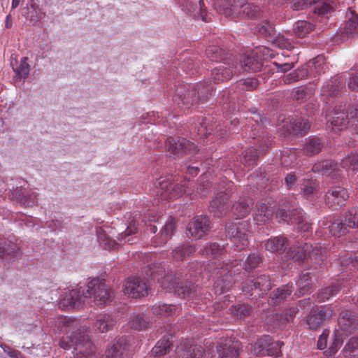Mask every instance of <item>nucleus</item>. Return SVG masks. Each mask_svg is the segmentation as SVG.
<instances>
[{
  "instance_id": "obj_1",
  "label": "nucleus",
  "mask_w": 358,
  "mask_h": 358,
  "mask_svg": "<svg viewBox=\"0 0 358 358\" xmlns=\"http://www.w3.org/2000/svg\"><path fill=\"white\" fill-rule=\"evenodd\" d=\"M57 325L59 331L64 333L58 343L61 348L70 350L76 357H88L94 352L88 327L71 317L59 318Z\"/></svg>"
},
{
  "instance_id": "obj_2",
  "label": "nucleus",
  "mask_w": 358,
  "mask_h": 358,
  "mask_svg": "<svg viewBox=\"0 0 358 358\" xmlns=\"http://www.w3.org/2000/svg\"><path fill=\"white\" fill-rule=\"evenodd\" d=\"M145 273L153 280H157L164 289L174 292L180 298L189 299L196 296V290L194 284L188 281L184 282L181 274H169L162 264L148 265Z\"/></svg>"
},
{
  "instance_id": "obj_3",
  "label": "nucleus",
  "mask_w": 358,
  "mask_h": 358,
  "mask_svg": "<svg viewBox=\"0 0 358 358\" xmlns=\"http://www.w3.org/2000/svg\"><path fill=\"white\" fill-rule=\"evenodd\" d=\"M206 55L210 60L220 62L223 64L215 68L212 71V78L215 82H223L231 78L234 75L240 73L238 64L231 57H226L227 54L222 49L215 45L208 46L206 50Z\"/></svg>"
},
{
  "instance_id": "obj_4",
  "label": "nucleus",
  "mask_w": 358,
  "mask_h": 358,
  "mask_svg": "<svg viewBox=\"0 0 358 358\" xmlns=\"http://www.w3.org/2000/svg\"><path fill=\"white\" fill-rule=\"evenodd\" d=\"M219 13L229 17H243L249 19L259 17L262 10L252 3H243L241 0H223Z\"/></svg>"
},
{
  "instance_id": "obj_5",
  "label": "nucleus",
  "mask_w": 358,
  "mask_h": 358,
  "mask_svg": "<svg viewBox=\"0 0 358 358\" xmlns=\"http://www.w3.org/2000/svg\"><path fill=\"white\" fill-rule=\"evenodd\" d=\"M85 297H93L94 302L97 306H103L110 303L114 297L111 288L106 282L99 278L90 281L83 289Z\"/></svg>"
},
{
  "instance_id": "obj_6",
  "label": "nucleus",
  "mask_w": 358,
  "mask_h": 358,
  "mask_svg": "<svg viewBox=\"0 0 358 358\" xmlns=\"http://www.w3.org/2000/svg\"><path fill=\"white\" fill-rule=\"evenodd\" d=\"M250 226L246 220L231 222L226 225V235L233 242L236 250H241L248 245Z\"/></svg>"
},
{
  "instance_id": "obj_7",
  "label": "nucleus",
  "mask_w": 358,
  "mask_h": 358,
  "mask_svg": "<svg viewBox=\"0 0 358 358\" xmlns=\"http://www.w3.org/2000/svg\"><path fill=\"white\" fill-rule=\"evenodd\" d=\"M268 57H273L270 49L266 47L256 48L241 60L238 68L240 71L241 70L246 72L259 71L264 65V60Z\"/></svg>"
},
{
  "instance_id": "obj_8",
  "label": "nucleus",
  "mask_w": 358,
  "mask_h": 358,
  "mask_svg": "<svg viewBox=\"0 0 358 358\" xmlns=\"http://www.w3.org/2000/svg\"><path fill=\"white\" fill-rule=\"evenodd\" d=\"M358 228V208H352L343 215L334 220L329 227L330 232L334 236L340 237Z\"/></svg>"
},
{
  "instance_id": "obj_9",
  "label": "nucleus",
  "mask_w": 358,
  "mask_h": 358,
  "mask_svg": "<svg viewBox=\"0 0 358 358\" xmlns=\"http://www.w3.org/2000/svg\"><path fill=\"white\" fill-rule=\"evenodd\" d=\"M328 121H330L335 131L345 129L349 125H355L358 129V108L349 106L347 111L344 112L340 106L334 110V115Z\"/></svg>"
},
{
  "instance_id": "obj_10",
  "label": "nucleus",
  "mask_w": 358,
  "mask_h": 358,
  "mask_svg": "<svg viewBox=\"0 0 358 358\" xmlns=\"http://www.w3.org/2000/svg\"><path fill=\"white\" fill-rule=\"evenodd\" d=\"M193 190L186 186V181L182 184L175 185L171 187V182L168 178H160L157 186V194L160 196L161 200H173L181 196L183 194H190Z\"/></svg>"
},
{
  "instance_id": "obj_11",
  "label": "nucleus",
  "mask_w": 358,
  "mask_h": 358,
  "mask_svg": "<svg viewBox=\"0 0 358 358\" xmlns=\"http://www.w3.org/2000/svg\"><path fill=\"white\" fill-rule=\"evenodd\" d=\"M310 69L311 73L314 71L315 74H321L324 73V63L323 57L317 56L309 61L307 66H303L297 69L292 73L283 77V82L285 84H290L294 82L306 78L308 76V69Z\"/></svg>"
},
{
  "instance_id": "obj_12",
  "label": "nucleus",
  "mask_w": 358,
  "mask_h": 358,
  "mask_svg": "<svg viewBox=\"0 0 358 358\" xmlns=\"http://www.w3.org/2000/svg\"><path fill=\"white\" fill-rule=\"evenodd\" d=\"M275 215L281 221L296 225L297 229L301 231H308L310 228V224L301 208H296L292 210L282 208H278Z\"/></svg>"
},
{
  "instance_id": "obj_13",
  "label": "nucleus",
  "mask_w": 358,
  "mask_h": 358,
  "mask_svg": "<svg viewBox=\"0 0 358 358\" xmlns=\"http://www.w3.org/2000/svg\"><path fill=\"white\" fill-rule=\"evenodd\" d=\"M271 287L269 276L261 275L252 280H247L243 286V292L245 295L257 299L266 294Z\"/></svg>"
},
{
  "instance_id": "obj_14",
  "label": "nucleus",
  "mask_w": 358,
  "mask_h": 358,
  "mask_svg": "<svg viewBox=\"0 0 358 358\" xmlns=\"http://www.w3.org/2000/svg\"><path fill=\"white\" fill-rule=\"evenodd\" d=\"M165 146L174 158L185 155L191 157L197 152V148L195 144L185 138H179L177 140L173 138H169Z\"/></svg>"
},
{
  "instance_id": "obj_15",
  "label": "nucleus",
  "mask_w": 358,
  "mask_h": 358,
  "mask_svg": "<svg viewBox=\"0 0 358 358\" xmlns=\"http://www.w3.org/2000/svg\"><path fill=\"white\" fill-rule=\"evenodd\" d=\"M208 89H204L201 84L197 85L196 87L189 90L186 93H183L182 90L178 91L177 94L173 96V101L176 103L180 108L182 109H189L192 106L195 105L201 101H204L196 94H203Z\"/></svg>"
},
{
  "instance_id": "obj_16",
  "label": "nucleus",
  "mask_w": 358,
  "mask_h": 358,
  "mask_svg": "<svg viewBox=\"0 0 358 358\" xmlns=\"http://www.w3.org/2000/svg\"><path fill=\"white\" fill-rule=\"evenodd\" d=\"M149 285L145 279L139 277L128 278L123 285L125 295L134 299L143 297L148 294Z\"/></svg>"
},
{
  "instance_id": "obj_17",
  "label": "nucleus",
  "mask_w": 358,
  "mask_h": 358,
  "mask_svg": "<svg viewBox=\"0 0 358 358\" xmlns=\"http://www.w3.org/2000/svg\"><path fill=\"white\" fill-rule=\"evenodd\" d=\"M129 348L126 337L117 336L112 340L99 358H126Z\"/></svg>"
},
{
  "instance_id": "obj_18",
  "label": "nucleus",
  "mask_w": 358,
  "mask_h": 358,
  "mask_svg": "<svg viewBox=\"0 0 358 358\" xmlns=\"http://www.w3.org/2000/svg\"><path fill=\"white\" fill-rule=\"evenodd\" d=\"M348 196L346 189L339 186L331 187L325 194V203L332 210H336L344 205Z\"/></svg>"
},
{
  "instance_id": "obj_19",
  "label": "nucleus",
  "mask_w": 358,
  "mask_h": 358,
  "mask_svg": "<svg viewBox=\"0 0 358 358\" xmlns=\"http://www.w3.org/2000/svg\"><path fill=\"white\" fill-rule=\"evenodd\" d=\"M231 268V265L227 264L225 268L223 267L220 268L216 267L214 270V272L216 273V275H220V277H217V279L214 283L213 289L215 294H222L229 290V289L232 287L234 280L231 274L230 273L229 269Z\"/></svg>"
},
{
  "instance_id": "obj_20",
  "label": "nucleus",
  "mask_w": 358,
  "mask_h": 358,
  "mask_svg": "<svg viewBox=\"0 0 358 358\" xmlns=\"http://www.w3.org/2000/svg\"><path fill=\"white\" fill-rule=\"evenodd\" d=\"M283 343L279 341H273L269 336H265L255 344V351L257 354L266 352L269 356L278 357L281 355V347Z\"/></svg>"
},
{
  "instance_id": "obj_21",
  "label": "nucleus",
  "mask_w": 358,
  "mask_h": 358,
  "mask_svg": "<svg viewBox=\"0 0 358 358\" xmlns=\"http://www.w3.org/2000/svg\"><path fill=\"white\" fill-rule=\"evenodd\" d=\"M257 149L250 148L243 152L241 162L244 164V166H250L255 164L257 158L259 157V153L263 152L268 148L269 141L265 138L264 136H262L257 139Z\"/></svg>"
},
{
  "instance_id": "obj_22",
  "label": "nucleus",
  "mask_w": 358,
  "mask_h": 358,
  "mask_svg": "<svg viewBox=\"0 0 358 358\" xmlns=\"http://www.w3.org/2000/svg\"><path fill=\"white\" fill-rule=\"evenodd\" d=\"M210 220L208 217L200 215L196 217L187 225V231L190 236L194 239H200L209 231Z\"/></svg>"
},
{
  "instance_id": "obj_23",
  "label": "nucleus",
  "mask_w": 358,
  "mask_h": 358,
  "mask_svg": "<svg viewBox=\"0 0 358 358\" xmlns=\"http://www.w3.org/2000/svg\"><path fill=\"white\" fill-rule=\"evenodd\" d=\"M241 348L238 341L226 338L219 342L217 351L220 358H237Z\"/></svg>"
},
{
  "instance_id": "obj_24",
  "label": "nucleus",
  "mask_w": 358,
  "mask_h": 358,
  "mask_svg": "<svg viewBox=\"0 0 358 358\" xmlns=\"http://www.w3.org/2000/svg\"><path fill=\"white\" fill-rule=\"evenodd\" d=\"M204 6L203 0H199L196 3L187 0L183 3L184 10L191 15L194 19L201 20L203 22H208L210 18L207 14Z\"/></svg>"
},
{
  "instance_id": "obj_25",
  "label": "nucleus",
  "mask_w": 358,
  "mask_h": 358,
  "mask_svg": "<svg viewBox=\"0 0 358 358\" xmlns=\"http://www.w3.org/2000/svg\"><path fill=\"white\" fill-rule=\"evenodd\" d=\"M358 328V322L352 313L350 311H343L338 319V329L345 336L352 334Z\"/></svg>"
},
{
  "instance_id": "obj_26",
  "label": "nucleus",
  "mask_w": 358,
  "mask_h": 358,
  "mask_svg": "<svg viewBox=\"0 0 358 358\" xmlns=\"http://www.w3.org/2000/svg\"><path fill=\"white\" fill-rule=\"evenodd\" d=\"M333 311L329 308H323L319 311H313L308 316L307 324L310 329L315 330L320 327L324 321L329 319Z\"/></svg>"
},
{
  "instance_id": "obj_27",
  "label": "nucleus",
  "mask_w": 358,
  "mask_h": 358,
  "mask_svg": "<svg viewBox=\"0 0 358 358\" xmlns=\"http://www.w3.org/2000/svg\"><path fill=\"white\" fill-rule=\"evenodd\" d=\"M87 299L83 296L79 289H72L66 292L64 298L61 300L60 305L65 308H79L84 303V299Z\"/></svg>"
},
{
  "instance_id": "obj_28",
  "label": "nucleus",
  "mask_w": 358,
  "mask_h": 358,
  "mask_svg": "<svg viewBox=\"0 0 358 358\" xmlns=\"http://www.w3.org/2000/svg\"><path fill=\"white\" fill-rule=\"evenodd\" d=\"M229 196L227 193L224 192H219L210 202V210L217 214V216L226 214L229 208Z\"/></svg>"
},
{
  "instance_id": "obj_29",
  "label": "nucleus",
  "mask_w": 358,
  "mask_h": 358,
  "mask_svg": "<svg viewBox=\"0 0 358 358\" xmlns=\"http://www.w3.org/2000/svg\"><path fill=\"white\" fill-rule=\"evenodd\" d=\"M344 84L343 79L339 76H334L331 80L326 82L321 90V95L323 97H333L338 94L343 88Z\"/></svg>"
},
{
  "instance_id": "obj_30",
  "label": "nucleus",
  "mask_w": 358,
  "mask_h": 358,
  "mask_svg": "<svg viewBox=\"0 0 358 358\" xmlns=\"http://www.w3.org/2000/svg\"><path fill=\"white\" fill-rule=\"evenodd\" d=\"M273 212L274 209L271 203H259L256 206L254 221L257 224H265L272 217Z\"/></svg>"
},
{
  "instance_id": "obj_31",
  "label": "nucleus",
  "mask_w": 358,
  "mask_h": 358,
  "mask_svg": "<svg viewBox=\"0 0 358 358\" xmlns=\"http://www.w3.org/2000/svg\"><path fill=\"white\" fill-rule=\"evenodd\" d=\"M253 201L252 199L249 197H240L238 200L233 204L231 210L237 218L245 217L250 213Z\"/></svg>"
},
{
  "instance_id": "obj_32",
  "label": "nucleus",
  "mask_w": 358,
  "mask_h": 358,
  "mask_svg": "<svg viewBox=\"0 0 358 358\" xmlns=\"http://www.w3.org/2000/svg\"><path fill=\"white\" fill-rule=\"evenodd\" d=\"M116 320L109 314H101L96 317L94 328L103 334L112 330L116 325Z\"/></svg>"
},
{
  "instance_id": "obj_33",
  "label": "nucleus",
  "mask_w": 358,
  "mask_h": 358,
  "mask_svg": "<svg viewBox=\"0 0 358 358\" xmlns=\"http://www.w3.org/2000/svg\"><path fill=\"white\" fill-rule=\"evenodd\" d=\"M312 248V245L307 243L303 244L299 243L289 250L287 255L289 259H292L294 262L299 264L302 263L305 259H307V251Z\"/></svg>"
},
{
  "instance_id": "obj_34",
  "label": "nucleus",
  "mask_w": 358,
  "mask_h": 358,
  "mask_svg": "<svg viewBox=\"0 0 358 358\" xmlns=\"http://www.w3.org/2000/svg\"><path fill=\"white\" fill-rule=\"evenodd\" d=\"M152 311L153 314L160 317L173 316L179 314L180 307L173 304L158 303L152 306Z\"/></svg>"
},
{
  "instance_id": "obj_35",
  "label": "nucleus",
  "mask_w": 358,
  "mask_h": 358,
  "mask_svg": "<svg viewBox=\"0 0 358 358\" xmlns=\"http://www.w3.org/2000/svg\"><path fill=\"white\" fill-rule=\"evenodd\" d=\"M290 127L287 130L289 133L294 135H305L310 127V123L308 120L303 117L292 119L289 122Z\"/></svg>"
},
{
  "instance_id": "obj_36",
  "label": "nucleus",
  "mask_w": 358,
  "mask_h": 358,
  "mask_svg": "<svg viewBox=\"0 0 358 358\" xmlns=\"http://www.w3.org/2000/svg\"><path fill=\"white\" fill-rule=\"evenodd\" d=\"M324 143L317 136L310 137L303 145V153L308 156H313L319 153L324 147Z\"/></svg>"
},
{
  "instance_id": "obj_37",
  "label": "nucleus",
  "mask_w": 358,
  "mask_h": 358,
  "mask_svg": "<svg viewBox=\"0 0 358 358\" xmlns=\"http://www.w3.org/2000/svg\"><path fill=\"white\" fill-rule=\"evenodd\" d=\"M287 246V239L283 236L272 237L265 243L266 250L272 252L284 251Z\"/></svg>"
},
{
  "instance_id": "obj_38",
  "label": "nucleus",
  "mask_w": 358,
  "mask_h": 358,
  "mask_svg": "<svg viewBox=\"0 0 358 358\" xmlns=\"http://www.w3.org/2000/svg\"><path fill=\"white\" fill-rule=\"evenodd\" d=\"M310 274V273L306 271L302 272L299 279L296 280V285L298 287V291L296 294H297L298 296L308 294L310 292L312 280Z\"/></svg>"
},
{
  "instance_id": "obj_39",
  "label": "nucleus",
  "mask_w": 358,
  "mask_h": 358,
  "mask_svg": "<svg viewBox=\"0 0 358 358\" xmlns=\"http://www.w3.org/2000/svg\"><path fill=\"white\" fill-rule=\"evenodd\" d=\"M36 196L34 194L29 195L26 190L22 188H17L12 192V199L25 206H32L35 202Z\"/></svg>"
},
{
  "instance_id": "obj_40",
  "label": "nucleus",
  "mask_w": 358,
  "mask_h": 358,
  "mask_svg": "<svg viewBox=\"0 0 358 358\" xmlns=\"http://www.w3.org/2000/svg\"><path fill=\"white\" fill-rule=\"evenodd\" d=\"M292 292V286L289 285H283L274 291L268 299V303L273 306L277 305Z\"/></svg>"
},
{
  "instance_id": "obj_41",
  "label": "nucleus",
  "mask_w": 358,
  "mask_h": 358,
  "mask_svg": "<svg viewBox=\"0 0 358 358\" xmlns=\"http://www.w3.org/2000/svg\"><path fill=\"white\" fill-rule=\"evenodd\" d=\"M326 250L320 245H315L307 251V259L309 258L314 264L321 265L325 260Z\"/></svg>"
},
{
  "instance_id": "obj_42",
  "label": "nucleus",
  "mask_w": 358,
  "mask_h": 358,
  "mask_svg": "<svg viewBox=\"0 0 358 358\" xmlns=\"http://www.w3.org/2000/svg\"><path fill=\"white\" fill-rule=\"evenodd\" d=\"M170 336H164L157 343L155 346L152 349L151 352L152 355L161 357L169 352L171 346L172 345V342L169 338Z\"/></svg>"
},
{
  "instance_id": "obj_43",
  "label": "nucleus",
  "mask_w": 358,
  "mask_h": 358,
  "mask_svg": "<svg viewBox=\"0 0 358 358\" xmlns=\"http://www.w3.org/2000/svg\"><path fill=\"white\" fill-rule=\"evenodd\" d=\"M184 358H209V350L206 351L199 345H191L182 355Z\"/></svg>"
},
{
  "instance_id": "obj_44",
  "label": "nucleus",
  "mask_w": 358,
  "mask_h": 358,
  "mask_svg": "<svg viewBox=\"0 0 358 358\" xmlns=\"http://www.w3.org/2000/svg\"><path fill=\"white\" fill-rule=\"evenodd\" d=\"M346 22L344 27L345 32L349 34H356L358 28V16L351 10L346 13Z\"/></svg>"
},
{
  "instance_id": "obj_45",
  "label": "nucleus",
  "mask_w": 358,
  "mask_h": 358,
  "mask_svg": "<svg viewBox=\"0 0 358 358\" xmlns=\"http://www.w3.org/2000/svg\"><path fill=\"white\" fill-rule=\"evenodd\" d=\"M337 164L330 160H324L315 164L313 166V171L319 172L324 175L330 176L333 171L336 170Z\"/></svg>"
},
{
  "instance_id": "obj_46",
  "label": "nucleus",
  "mask_w": 358,
  "mask_h": 358,
  "mask_svg": "<svg viewBox=\"0 0 358 358\" xmlns=\"http://www.w3.org/2000/svg\"><path fill=\"white\" fill-rule=\"evenodd\" d=\"M28 57H22L17 66H13V70L15 73V76L17 79H25L28 77L30 72V66L27 62Z\"/></svg>"
},
{
  "instance_id": "obj_47",
  "label": "nucleus",
  "mask_w": 358,
  "mask_h": 358,
  "mask_svg": "<svg viewBox=\"0 0 358 358\" xmlns=\"http://www.w3.org/2000/svg\"><path fill=\"white\" fill-rule=\"evenodd\" d=\"M313 24L305 20H299L294 24V31L298 37L303 38L313 31Z\"/></svg>"
},
{
  "instance_id": "obj_48",
  "label": "nucleus",
  "mask_w": 358,
  "mask_h": 358,
  "mask_svg": "<svg viewBox=\"0 0 358 358\" xmlns=\"http://www.w3.org/2000/svg\"><path fill=\"white\" fill-rule=\"evenodd\" d=\"M341 289V286L338 282L333 284L330 286L326 287L321 289L318 293L317 298L320 301H324L329 299L331 297L336 295Z\"/></svg>"
},
{
  "instance_id": "obj_49",
  "label": "nucleus",
  "mask_w": 358,
  "mask_h": 358,
  "mask_svg": "<svg viewBox=\"0 0 358 358\" xmlns=\"http://www.w3.org/2000/svg\"><path fill=\"white\" fill-rule=\"evenodd\" d=\"M230 311L234 317L244 320L250 315L252 308L248 304H238L231 306Z\"/></svg>"
},
{
  "instance_id": "obj_50",
  "label": "nucleus",
  "mask_w": 358,
  "mask_h": 358,
  "mask_svg": "<svg viewBox=\"0 0 358 358\" xmlns=\"http://www.w3.org/2000/svg\"><path fill=\"white\" fill-rule=\"evenodd\" d=\"M195 252V248L192 245H180L176 247L173 250V257L177 260H182L187 256H189L193 254Z\"/></svg>"
},
{
  "instance_id": "obj_51",
  "label": "nucleus",
  "mask_w": 358,
  "mask_h": 358,
  "mask_svg": "<svg viewBox=\"0 0 358 358\" xmlns=\"http://www.w3.org/2000/svg\"><path fill=\"white\" fill-rule=\"evenodd\" d=\"M343 336H345V334L341 332L340 330H335L334 337L332 338L328 348L329 353L330 355H334L338 352V349L343 344Z\"/></svg>"
},
{
  "instance_id": "obj_52",
  "label": "nucleus",
  "mask_w": 358,
  "mask_h": 358,
  "mask_svg": "<svg viewBox=\"0 0 358 358\" xmlns=\"http://www.w3.org/2000/svg\"><path fill=\"white\" fill-rule=\"evenodd\" d=\"M316 3L318 4L315 8V13H317L320 15L329 14L334 12L336 7V3L334 1H322L319 3L317 0Z\"/></svg>"
},
{
  "instance_id": "obj_53",
  "label": "nucleus",
  "mask_w": 358,
  "mask_h": 358,
  "mask_svg": "<svg viewBox=\"0 0 358 358\" xmlns=\"http://www.w3.org/2000/svg\"><path fill=\"white\" fill-rule=\"evenodd\" d=\"M341 166L344 169L358 171V153L351 154L343 158L341 161Z\"/></svg>"
},
{
  "instance_id": "obj_54",
  "label": "nucleus",
  "mask_w": 358,
  "mask_h": 358,
  "mask_svg": "<svg viewBox=\"0 0 358 358\" xmlns=\"http://www.w3.org/2000/svg\"><path fill=\"white\" fill-rule=\"evenodd\" d=\"M176 223L173 219L169 220L161 230V238L163 242L167 241L174 234Z\"/></svg>"
},
{
  "instance_id": "obj_55",
  "label": "nucleus",
  "mask_w": 358,
  "mask_h": 358,
  "mask_svg": "<svg viewBox=\"0 0 358 358\" xmlns=\"http://www.w3.org/2000/svg\"><path fill=\"white\" fill-rule=\"evenodd\" d=\"M224 248L216 243L208 244L202 251L203 255L207 257H213L216 258L218 255L222 254Z\"/></svg>"
},
{
  "instance_id": "obj_56",
  "label": "nucleus",
  "mask_w": 358,
  "mask_h": 358,
  "mask_svg": "<svg viewBox=\"0 0 358 358\" xmlns=\"http://www.w3.org/2000/svg\"><path fill=\"white\" fill-rule=\"evenodd\" d=\"M129 324L131 329L141 331L148 327V322L143 316L137 315L131 318Z\"/></svg>"
},
{
  "instance_id": "obj_57",
  "label": "nucleus",
  "mask_w": 358,
  "mask_h": 358,
  "mask_svg": "<svg viewBox=\"0 0 358 358\" xmlns=\"http://www.w3.org/2000/svg\"><path fill=\"white\" fill-rule=\"evenodd\" d=\"M18 250L17 247H13L0 239V258H3L6 256H16Z\"/></svg>"
},
{
  "instance_id": "obj_58",
  "label": "nucleus",
  "mask_w": 358,
  "mask_h": 358,
  "mask_svg": "<svg viewBox=\"0 0 358 358\" xmlns=\"http://www.w3.org/2000/svg\"><path fill=\"white\" fill-rule=\"evenodd\" d=\"M258 32L263 36L268 37L275 34L273 25L268 21H262L257 26Z\"/></svg>"
},
{
  "instance_id": "obj_59",
  "label": "nucleus",
  "mask_w": 358,
  "mask_h": 358,
  "mask_svg": "<svg viewBox=\"0 0 358 358\" xmlns=\"http://www.w3.org/2000/svg\"><path fill=\"white\" fill-rule=\"evenodd\" d=\"M317 190V184L313 181H306L301 186V192L307 198L313 196Z\"/></svg>"
},
{
  "instance_id": "obj_60",
  "label": "nucleus",
  "mask_w": 358,
  "mask_h": 358,
  "mask_svg": "<svg viewBox=\"0 0 358 358\" xmlns=\"http://www.w3.org/2000/svg\"><path fill=\"white\" fill-rule=\"evenodd\" d=\"M340 262L343 266L352 264L354 267H358V252L345 253L341 257Z\"/></svg>"
},
{
  "instance_id": "obj_61",
  "label": "nucleus",
  "mask_w": 358,
  "mask_h": 358,
  "mask_svg": "<svg viewBox=\"0 0 358 358\" xmlns=\"http://www.w3.org/2000/svg\"><path fill=\"white\" fill-rule=\"evenodd\" d=\"M137 231V225L134 221H132L131 222H130L127 229L124 232L118 235L117 238L120 241H122V240H125V242H128L129 243L132 244L133 238H128L127 240H126V238L127 236L136 234Z\"/></svg>"
},
{
  "instance_id": "obj_62",
  "label": "nucleus",
  "mask_w": 358,
  "mask_h": 358,
  "mask_svg": "<svg viewBox=\"0 0 358 358\" xmlns=\"http://www.w3.org/2000/svg\"><path fill=\"white\" fill-rule=\"evenodd\" d=\"M262 261L261 257L257 254L250 255L244 264V268L246 271H251L257 268Z\"/></svg>"
},
{
  "instance_id": "obj_63",
  "label": "nucleus",
  "mask_w": 358,
  "mask_h": 358,
  "mask_svg": "<svg viewBox=\"0 0 358 358\" xmlns=\"http://www.w3.org/2000/svg\"><path fill=\"white\" fill-rule=\"evenodd\" d=\"M358 349V335L352 337L343 348L345 357L350 356L352 353Z\"/></svg>"
},
{
  "instance_id": "obj_64",
  "label": "nucleus",
  "mask_w": 358,
  "mask_h": 358,
  "mask_svg": "<svg viewBox=\"0 0 358 358\" xmlns=\"http://www.w3.org/2000/svg\"><path fill=\"white\" fill-rule=\"evenodd\" d=\"M317 0H293L292 8L294 10H303L308 6L316 3Z\"/></svg>"
}]
</instances>
